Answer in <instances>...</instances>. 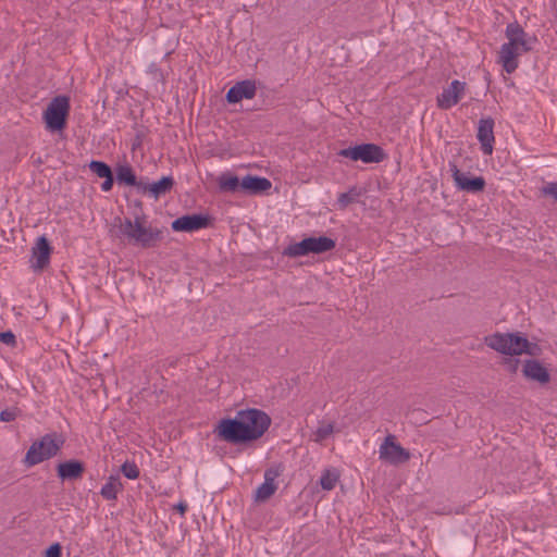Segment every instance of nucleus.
Here are the masks:
<instances>
[{"mask_svg":"<svg viewBox=\"0 0 557 557\" xmlns=\"http://www.w3.org/2000/svg\"><path fill=\"white\" fill-rule=\"evenodd\" d=\"M507 42L498 51L497 62L508 74L519 66V57L531 51L537 42L536 37L529 35L519 23H509L505 29Z\"/></svg>","mask_w":557,"mask_h":557,"instance_id":"1","label":"nucleus"},{"mask_svg":"<svg viewBox=\"0 0 557 557\" xmlns=\"http://www.w3.org/2000/svg\"><path fill=\"white\" fill-rule=\"evenodd\" d=\"M113 226L117 238L143 248L156 246L161 238V232L158 228L146 226L144 216H136L135 220L115 218Z\"/></svg>","mask_w":557,"mask_h":557,"instance_id":"2","label":"nucleus"},{"mask_svg":"<svg viewBox=\"0 0 557 557\" xmlns=\"http://www.w3.org/2000/svg\"><path fill=\"white\" fill-rule=\"evenodd\" d=\"M484 342L491 349L507 356H535L539 349L536 344L530 343L520 333H494L486 336Z\"/></svg>","mask_w":557,"mask_h":557,"instance_id":"3","label":"nucleus"},{"mask_svg":"<svg viewBox=\"0 0 557 557\" xmlns=\"http://www.w3.org/2000/svg\"><path fill=\"white\" fill-rule=\"evenodd\" d=\"M63 438L57 433L46 434L35 441L28 448L24 463L27 467H34L58 455L63 446Z\"/></svg>","mask_w":557,"mask_h":557,"instance_id":"4","label":"nucleus"},{"mask_svg":"<svg viewBox=\"0 0 557 557\" xmlns=\"http://www.w3.org/2000/svg\"><path fill=\"white\" fill-rule=\"evenodd\" d=\"M239 420L248 430L247 437L249 442L259 440L271 424L270 417L259 409H247L237 412Z\"/></svg>","mask_w":557,"mask_h":557,"instance_id":"5","label":"nucleus"},{"mask_svg":"<svg viewBox=\"0 0 557 557\" xmlns=\"http://www.w3.org/2000/svg\"><path fill=\"white\" fill-rule=\"evenodd\" d=\"M69 112L70 99L66 96L53 98L44 112L47 129L51 132L62 131L66 125Z\"/></svg>","mask_w":557,"mask_h":557,"instance_id":"6","label":"nucleus"},{"mask_svg":"<svg viewBox=\"0 0 557 557\" xmlns=\"http://www.w3.org/2000/svg\"><path fill=\"white\" fill-rule=\"evenodd\" d=\"M213 433L215 436L230 444H245L249 443L247 437L248 430L243 426L238 414L234 419H221L214 428Z\"/></svg>","mask_w":557,"mask_h":557,"instance_id":"7","label":"nucleus"},{"mask_svg":"<svg viewBox=\"0 0 557 557\" xmlns=\"http://www.w3.org/2000/svg\"><path fill=\"white\" fill-rule=\"evenodd\" d=\"M338 156L363 163H379L384 160V150L375 144H361L339 150Z\"/></svg>","mask_w":557,"mask_h":557,"instance_id":"8","label":"nucleus"},{"mask_svg":"<svg viewBox=\"0 0 557 557\" xmlns=\"http://www.w3.org/2000/svg\"><path fill=\"white\" fill-rule=\"evenodd\" d=\"M449 169L458 189L472 194L480 193L484 189L486 183L482 176L469 177L466 173L461 172L454 162H449Z\"/></svg>","mask_w":557,"mask_h":557,"instance_id":"9","label":"nucleus"},{"mask_svg":"<svg viewBox=\"0 0 557 557\" xmlns=\"http://www.w3.org/2000/svg\"><path fill=\"white\" fill-rule=\"evenodd\" d=\"M466 83L458 79L453 81L447 88L436 97V104L441 110H449L456 106L466 94Z\"/></svg>","mask_w":557,"mask_h":557,"instance_id":"10","label":"nucleus"},{"mask_svg":"<svg viewBox=\"0 0 557 557\" xmlns=\"http://www.w3.org/2000/svg\"><path fill=\"white\" fill-rule=\"evenodd\" d=\"M380 458L393 465L409 460L410 454L395 441L394 435H387L380 446Z\"/></svg>","mask_w":557,"mask_h":557,"instance_id":"11","label":"nucleus"},{"mask_svg":"<svg viewBox=\"0 0 557 557\" xmlns=\"http://www.w3.org/2000/svg\"><path fill=\"white\" fill-rule=\"evenodd\" d=\"M211 219L202 214H187L177 218L172 222V230L175 232H195L210 225Z\"/></svg>","mask_w":557,"mask_h":557,"instance_id":"12","label":"nucleus"},{"mask_svg":"<svg viewBox=\"0 0 557 557\" xmlns=\"http://www.w3.org/2000/svg\"><path fill=\"white\" fill-rule=\"evenodd\" d=\"M494 120L492 117L481 119L479 121L476 138L481 144L484 154L490 156L494 149Z\"/></svg>","mask_w":557,"mask_h":557,"instance_id":"13","label":"nucleus"},{"mask_svg":"<svg viewBox=\"0 0 557 557\" xmlns=\"http://www.w3.org/2000/svg\"><path fill=\"white\" fill-rule=\"evenodd\" d=\"M52 248L45 236H40L32 249L33 264L35 271H41L50 263Z\"/></svg>","mask_w":557,"mask_h":557,"instance_id":"14","label":"nucleus"},{"mask_svg":"<svg viewBox=\"0 0 557 557\" xmlns=\"http://www.w3.org/2000/svg\"><path fill=\"white\" fill-rule=\"evenodd\" d=\"M256 92L257 87L253 81H242L228 89L226 100L228 103H237L243 99H252L256 96Z\"/></svg>","mask_w":557,"mask_h":557,"instance_id":"15","label":"nucleus"},{"mask_svg":"<svg viewBox=\"0 0 557 557\" xmlns=\"http://www.w3.org/2000/svg\"><path fill=\"white\" fill-rule=\"evenodd\" d=\"M278 475L280 471L274 468H270L264 471V482L255 492L256 502H267L271 496L274 495L277 490L275 480Z\"/></svg>","mask_w":557,"mask_h":557,"instance_id":"16","label":"nucleus"},{"mask_svg":"<svg viewBox=\"0 0 557 557\" xmlns=\"http://www.w3.org/2000/svg\"><path fill=\"white\" fill-rule=\"evenodd\" d=\"M523 375L540 384H547L550 380L548 370L535 359L525 360L522 368Z\"/></svg>","mask_w":557,"mask_h":557,"instance_id":"17","label":"nucleus"},{"mask_svg":"<svg viewBox=\"0 0 557 557\" xmlns=\"http://www.w3.org/2000/svg\"><path fill=\"white\" fill-rule=\"evenodd\" d=\"M174 185V180L171 176H163L160 181L152 184L143 183L139 184V191L148 193L154 199L169 193Z\"/></svg>","mask_w":557,"mask_h":557,"instance_id":"18","label":"nucleus"},{"mask_svg":"<svg viewBox=\"0 0 557 557\" xmlns=\"http://www.w3.org/2000/svg\"><path fill=\"white\" fill-rule=\"evenodd\" d=\"M84 463L78 460H69L61 462L57 467L59 478L62 480H77L84 474Z\"/></svg>","mask_w":557,"mask_h":557,"instance_id":"19","label":"nucleus"},{"mask_svg":"<svg viewBox=\"0 0 557 557\" xmlns=\"http://www.w3.org/2000/svg\"><path fill=\"white\" fill-rule=\"evenodd\" d=\"M240 185L242 191L255 195L268 190L271 187V182L264 177L246 175Z\"/></svg>","mask_w":557,"mask_h":557,"instance_id":"20","label":"nucleus"},{"mask_svg":"<svg viewBox=\"0 0 557 557\" xmlns=\"http://www.w3.org/2000/svg\"><path fill=\"white\" fill-rule=\"evenodd\" d=\"M216 182L219 189L223 193H236L242 190V181L231 172L222 173Z\"/></svg>","mask_w":557,"mask_h":557,"instance_id":"21","label":"nucleus"},{"mask_svg":"<svg viewBox=\"0 0 557 557\" xmlns=\"http://www.w3.org/2000/svg\"><path fill=\"white\" fill-rule=\"evenodd\" d=\"M123 490V484L117 475H110L100 490V495L107 500H115Z\"/></svg>","mask_w":557,"mask_h":557,"instance_id":"22","label":"nucleus"},{"mask_svg":"<svg viewBox=\"0 0 557 557\" xmlns=\"http://www.w3.org/2000/svg\"><path fill=\"white\" fill-rule=\"evenodd\" d=\"M116 181L119 184L136 187L139 190V184L143 181H137L136 175L128 164H122L116 168Z\"/></svg>","mask_w":557,"mask_h":557,"instance_id":"23","label":"nucleus"},{"mask_svg":"<svg viewBox=\"0 0 557 557\" xmlns=\"http://www.w3.org/2000/svg\"><path fill=\"white\" fill-rule=\"evenodd\" d=\"M310 253H323L335 248L336 243L330 237H308Z\"/></svg>","mask_w":557,"mask_h":557,"instance_id":"24","label":"nucleus"},{"mask_svg":"<svg viewBox=\"0 0 557 557\" xmlns=\"http://www.w3.org/2000/svg\"><path fill=\"white\" fill-rule=\"evenodd\" d=\"M309 253H310V248H309L308 238H305L299 243L290 244L283 251L284 256H287L290 258L302 257V256H307Z\"/></svg>","mask_w":557,"mask_h":557,"instance_id":"25","label":"nucleus"},{"mask_svg":"<svg viewBox=\"0 0 557 557\" xmlns=\"http://www.w3.org/2000/svg\"><path fill=\"white\" fill-rule=\"evenodd\" d=\"M339 480V473L336 469H326L320 478V485L324 491H332L335 488Z\"/></svg>","mask_w":557,"mask_h":557,"instance_id":"26","label":"nucleus"},{"mask_svg":"<svg viewBox=\"0 0 557 557\" xmlns=\"http://www.w3.org/2000/svg\"><path fill=\"white\" fill-rule=\"evenodd\" d=\"M334 431L333 423H325L322 422L317 431L313 433V441L317 443H322L324 440H326Z\"/></svg>","mask_w":557,"mask_h":557,"instance_id":"27","label":"nucleus"},{"mask_svg":"<svg viewBox=\"0 0 557 557\" xmlns=\"http://www.w3.org/2000/svg\"><path fill=\"white\" fill-rule=\"evenodd\" d=\"M89 170L101 178L109 177V175L112 174L110 166L102 161H91L89 163Z\"/></svg>","mask_w":557,"mask_h":557,"instance_id":"28","label":"nucleus"},{"mask_svg":"<svg viewBox=\"0 0 557 557\" xmlns=\"http://www.w3.org/2000/svg\"><path fill=\"white\" fill-rule=\"evenodd\" d=\"M121 471L129 480H136L139 476V469L135 462L126 461L122 465Z\"/></svg>","mask_w":557,"mask_h":557,"instance_id":"29","label":"nucleus"},{"mask_svg":"<svg viewBox=\"0 0 557 557\" xmlns=\"http://www.w3.org/2000/svg\"><path fill=\"white\" fill-rule=\"evenodd\" d=\"M17 413H18L17 408L4 409L0 412V421H2V422L14 421L17 417Z\"/></svg>","mask_w":557,"mask_h":557,"instance_id":"30","label":"nucleus"},{"mask_svg":"<svg viewBox=\"0 0 557 557\" xmlns=\"http://www.w3.org/2000/svg\"><path fill=\"white\" fill-rule=\"evenodd\" d=\"M354 201V196L349 193H343L338 196L337 202L341 208H346Z\"/></svg>","mask_w":557,"mask_h":557,"instance_id":"31","label":"nucleus"},{"mask_svg":"<svg viewBox=\"0 0 557 557\" xmlns=\"http://www.w3.org/2000/svg\"><path fill=\"white\" fill-rule=\"evenodd\" d=\"M46 557H61V545L59 543L52 544L46 550Z\"/></svg>","mask_w":557,"mask_h":557,"instance_id":"32","label":"nucleus"},{"mask_svg":"<svg viewBox=\"0 0 557 557\" xmlns=\"http://www.w3.org/2000/svg\"><path fill=\"white\" fill-rule=\"evenodd\" d=\"M519 363H520V361L518 359L508 358V359L504 360V364L512 373L517 372V370L519 368Z\"/></svg>","mask_w":557,"mask_h":557,"instance_id":"33","label":"nucleus"},{"mask_svg":"<svg viewBox=\"0 0 557 557\" xmlns=\"http://www.w3.org/2000/svg\"><path fill=\"white\" fill-rule=\"evenodd\" d=\"M0 341L7 345H13L15 343V336L12 332L0 333Z\"/></svg>","mask_w":557,"mask_h":557,"instance_id":"34","label":"nucleus"},{"mask_svg":"<svg viewBox=\"0 0 557 557\" xmlns=\"http://www.w3.org/2000/svg\"><path fill=\"white\" fill-rule=\"evenodd\" d=\"M543 190L546 195H549L557 200V182L547 184Z\"/></svg>","mask_w":557,"mask_h":557,"instance_id":"35","label":"nucleus"},{"mask_svg":"<svg viewBox=\"0 0 557 557\" xmlns=\"http://www.w3.org/2000/svg\"><path fill=\"white\" fill-rule=\"evenodd\" d=\"M113 174L109 175V177H104V182L101 184V189L103 191H110L113 187Z\"/></svg>","mask_w":557,"mask_h":557,"instance_id":"36","label":"nucleus"},{"mask_svg":"<svg viewBox=\"0 0 557 557\" xmlns=\"http://www.w3.org/2000/svg\"><path fill=\"white\" fill-rule=\"evenodd\" d=\"M175 509L181 513V515H184L187 510V505L185 503H178L176 506H175Z\"/></svg>","mask_w":557,"mask_h":557,"instance_id":"37","label":"nucleus"}]
</instances>
